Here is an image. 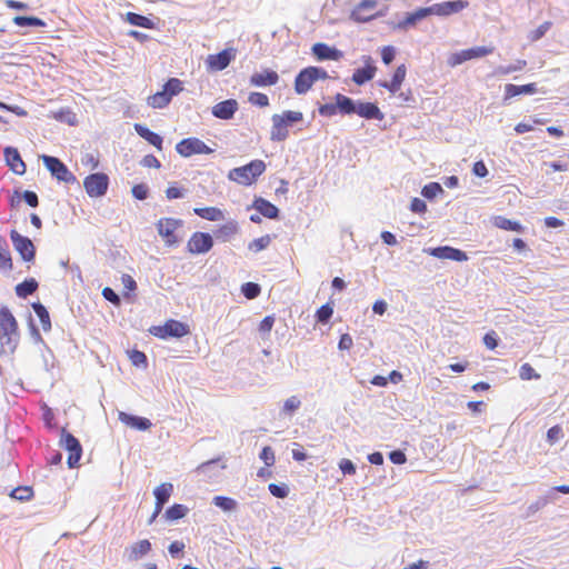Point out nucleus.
Returning <instances> with one entry per match:
<instances>
[{"mask_svg":"<svg viewBox=\"0 0 569 569\" xmlns=\"http://www.w3.org/2000/svg\"><path fill=\"white\" fill-rule=\"evenodd\" d=\"M20 340L19 325L8 307L0 308V353L13 355Z\"/></svg>","mask_w":569,"mask_h":569,"instance_id":"f257e3e1","label":"nucleus"},{"mask_svg":"<svg viewBox=\"0 0 569 569\" xmlns=\"http://www.w3.org/2000/svg\"><path fill=\"white\" fill-rule=\"evenodd\" d=\"M266 168L263 160L256 159L244 166L231 169L228 178L241 186H251L266 171Z\"/></svg>","mask_w":569,"mask_h":569,"instance_id":"f03ea898","label":"nucleus"},{"mask_svg":"<svg viewBox=\"0 0 569 569\" xmlns=\"http://www.w3.org/2000/svg\"><path fill=\"white\" fill-rule=\"evenodd\" d=\"M328 73L319 67H307L302 69L295 79V91L298 94L307 93L317 80H326Z\"/></svg>","mask_w":569,"mask_h":569,"instance_id":"7ed1b4c3","label":"nucleus"},{"mask_svg":"<svg viewBox=\"0 0 569 569\" xmlns=\"http://www.w3.org/2000/svg\"><path fill=\"white\" fill-rule=\"evenodd\" d=\"M150 333L160 339L182 338L190 333V328L187 323L169 319L162 326L151 327Z\"/></svg>","mask_w":569,"mask_h":569,"instance_id":"20e7f679","label":"nucleus"},{"mask_svg":"<svg viewBox=\"0 0 569 569\" xmlns=\"http://www.w3.org/2000/svg\"><path fill=\"white\" fill-rule=\"evenodd\" d=\"M109 177L98 172L87 176L83 180V188L90 198H100L107 193Z\"/></svg>","mask_w":569,"mask_h":569,"instance_id":"39448f33","label":"nucleus"},{"mask_svg":"<svg viewBox=\"0 0 569 569\" xmlns=\"http://www.w3.org/2000/svg\"><path fill=\"white\" fill-rule=\"evenodd\" d=\"M176 150L183 158H189L193 154H210L213 152L210 147L198 138L182 139L177 143Z\"/></svg>","mask_w":569,"mask_h":569,"instance_id":"423d86ee","label":"nucleus"},{"mask_svg":"<svg viewBox=\"0 0 569 569\" xmlns=\"http://www.w3.org/2000/svg\"><path fill=\"white\" fill-rule=\"evenodd\" d=\"M46 168L51 172L53 177H56L59 181H63L66 183L76 182L74 174L67 168V166L58 158L51 156H42L41 157Z\"/></svg>","mask_w":569,"mask_h":569,"instance_id":"0eeeda50","label":"nucleus"},{"mask_svg":"<svg viewBox=\"0 0 569 569\" xmlns=\"http://www.w3.org/2000/svg\"><path fill=\"white\" fill-rule=\"evenodd\" d=\"M182 226V221L173 218H161L157 223L158 233L167 246H174L178 242L177 230Z\"/></svg>","mask_w":569,"mask_h":569,"instance_id":"6e6552de","label":"nucleus"},{"mask_svg":"<svg viewBox=\"0 0 569 569\" xmlns=\"http://www.w3.org/2000/svg\"><path fill=\"white\" fill-rule=\"evenodd\" d=\"M60 443L69 451L67 460L69 468L77 467L82 455V448L79 440L63 429L61 432Z\"/></svg>","mask_w":569,"mask_h":569,"instance_id":"1a4fd4ad","label":"nucleus"},{"mask_svg":"<svg viewBox=\"0 0 569 569\" xmlns=\"http://www.w3.org/2000/svg\"><path fill=\"white\" fill-rule=\"evenodd\" d=\"M492 52V47H475L452 53L448 59V63L451 67H456L458 64L463 63L465 61L482 58L488 54H491Z\"/></svg>","mask_w":569,"mask_h":569,"instance_id":"9d476101","label":"nucleus"},{"mask_svg":"<svg viewBox=\"0 0 569 569\" xmlns=\"http://www.w3.org/2000/svg\"><path fill=\"white\" fill-rule=\"evenodd\" d=\"M213 247V240L210 233L197 231L188 240L187 249L192 254L206 253Z\"/></svg>","mask_w":569,"mask_h":569,"instance_id":"9b49d317","label":"nucleus"},{"mask_svg":"<svg viewBox=\"0 0 569 569\" xmlns=\"http://www.w3.org/2000/svg\"><path fill=\"white\" fill-rule=\"evenodd\" d=\"M236 52L234 48H227L219 53L209 54L206 59L207 70L221 71L226 69L236 58Z\"/></svg>","mask_w":569,"mask_h":569,"instance_id":"f8f14e48","label":"nucleus"},{"mask_svg":"<svg viewBox=\"0 0 569 569\" xmlns=\"http://www.w3.org/2000/svg\"><path fill=\"white\" fill-rule=\"evenodd\" d=\"M377 4V0H361L351 11L350 18L356 22H368L378 16Z\"/></svg>","mask_w":569,"mask_h":569,"instance_id":"ddd939ff","label":"nucleus"},{"mask_svg":"<svg viewBox=\"0 0 569 569\" xmlns=\"http://www.w3.org/2000/svg\"><path fill=\"white\" fill-rule=\"evenodd\" d=\"M10 239L14 249L20 253L24 261L30 262L34 259L36 248L29 238L21 236L16 230H12L10 232Z\"/></svg>","mask_w":569,"mask_h":569,"instance_id":"4468645a","label":"nucleus"},{"mask_svg":"<svg viewBox=\"0 0 569 569\" xmlns=\"http://www.w3.org/2000/svg\"><path fill=\"white\" fill-rule=\"evenodd\" d=\"M279 74L271 69H263L251 74L249 82L253 87H271L279 82Z\"/></svg>","mask_w":569,"mask_h":569,"instance_id":"2eb2a0df","label":"nucleus"},{"mask_svg":"<svg viewBox=\"0 0 569 569\" xmlns=\"http://www.w3.org/2000/svg\"><path fill=\"white\" fill-rule=\"evenodd\" d=\"M428 253L439 259H448L453 261H466L468 259V256L465 251L449 246L429 249Z\"/></svg>","mask_w":569,"mask_h":569,"instance_id":"dca6fc26","label":"nucleus"},{"mask_svg":"<svg viewBox=\"0 0 569 569\" xmlns=\"http://www.w3.org/2000/svg\"><path fill=\"white\" fill-rule=\"evenodd\" d=\"M172 491H173V486L170 482H163L154 489L153 493L156 497V507H154V512H153L152 517L150 518V521H149L150 523L161 512L164 503L169 500Z\"/></svg>","mask_w":569,"mask_h":569,"instance_id":"f3484780","label":"nucleus"},{"mask_svg":"<svg viewBox=\"0 0 569 569\" xmlns=\"http://www.w3.org/2000/svg\"><path fill=\"white\" fill-rule=\"evenodd\" d=\"M363 61L365 67L358 68L357 70H355L352 74V81L358 86H361L367 81H370L375 77L377 71V68L372 63L371 57H363Z\"/></svg>","mask_w":569,"mask_h":569,"instance_id":"a211bd4d","label":"nucleus"},{"mask_svg":"<svg viewBox=\"0 0 569 569\" xmlns=\"http://www.w3.org/2000/svg\"><path fill=\"white\" fill-rule=\"evenodd\" d=\"M467 7H468V1H465V0L446 1V2L433 4L435 14L441 16V17H447L452 13L460 12Z\"/></svg>","mask_w":569,"mask_h":569,"instance_id":"6ab92c4d","label":"nucleus"},{"mask_svg":"<svg viewBox=\"0 0 569 569\" xmlns=\"http://www.w3.org/2000/svg\"><path fill=\"white\" fill-rule=\"evenodd\" d=\"M238 109V102L233 99L221 101L213 106L212 114L219 119H231Z\"/></svg>","mask_w":569,"mask_h":569,"instance_id":"aec40b11","label":"nucleus"},{"mask_svg":"<svg viewBox=\"0 0 569 569\" xmlns=\"http://www.w3.org/2000/svg\"><path fill=\"white\" fill-rule=\"evenodd\" d=\"M311 50L318 60H339L343 56L340 50L322 42L315 43Z\"/></svg>","mask_w":569,"mask_h":569,"instance_id":"412c9836","label":"nucleus"},{"mask_svg":"<svg viewBox=\"0 0 569 569\" xmlns=\"http://www.w3.org/2000/svg\"><path fill=\"white\" fill-rule=\"evenodd\" d=\"M4 157L7 164L14 173L23 174L26 172V163L22 161L16 148L7 147L4 149Z\"/></svg>","mask_w":569,"mask_h":569,"instance_id":"4be33fe9","label":"nucleus"},{"mask_svg":"<svg viewBox=\"0 0 569 569\" xmlns=\"http://www.w3.org/2000/svg\"><path fill=\"white\" fill-rule=\"evenodd\" d=\"M406 74H407V68L405 64H400L393 76H392V79L389 81V82H382L380 83L381 87L386 88L388 91H390L391 93H396L400 90L401 86H402V82L405 81L406 79Z\"/></svg>","mask_w":569,"mask_h":569,"instance_id":"5701e85b","label":"nucleus"},{"mask_svg":"<svg viewBox=\"0 0 569 569\" xmlns=\"http://www.w3.org/2000/svg\"><path fill=\"white\" fill-rule=\"evenodd\" d=\"M536 92V83H528L522 86L508 83L505 86V101L510 100L511 98L519 94H533Z\"/></svg>","mask_w":569,"mask_h":569,"instance_id":"b1692460","label":"nucleus"},{"mask_svg":"<svg viewBox=\"0 0 569 569\" xmlns=\"http://www.w3.org/2000/svg\"><path fill=\"white\" fill-rule=\"evenodd\" d=\"M356 113L365 119L381 120L383 118L378 106L372 102H359L357 104Z\"/></svg>","mask_w":569,"mask_h":569,"instance_id":"393cba45","label":"nucleus"},{"mask_svg":"<svg viewBox=\"0 0 569 569\" xmlns=\"http://www.w3.org/2000/svg\"><path fill=\"white\" fill-rule=\"evenodd\" d=\"M239 232L238 223L233 220L221 224L216 231L214 236L222 242L230 241Z\"/></svg>","mask_w":569,"mask_h":569,"instance_id":"a878e982","label":"nucleus"},{"mask_svg":"<svg viewBox=\"0 0 569 569\" xmlns=\"http://www.w3.org/2000/svg\"><path fill=\"white\" fill-rule=\"evenodd\" d=\"M134 130L143 139H146L150 144H152L153 147H156L159 151L162 150V138L149 130L147 127L140 124V123H136L134 124Z\"/></svg>","mask_w":569,"mask_h":569,"instance_id":"bb28decb","label":"nucleus"},{"mask_svg":"<svg viewBox=\"0 0 569 569\" xmlns=\"http://www.w3.org/2000/svg\"><path fill=\"white\" fill-rule=\"evenodd\" d=\"M253 207L263 217L269 218V219H274L279 214L278 208L273 203H271L270 201H268V200H266L263 198L256 199L254 202H253Z\"/></svg>","mask_w":569,"mask_h":569,"instance_id":"cd10ccee","label":"nucleus"},{"mask_svg":"<svg viewBox=\"0 0 569 569\" xmlns=\"http://www.w3.org/2000/svg\"><path fill=\"white\" fill-rule=\"evenodd\" d=\"M288 137V127L284 124V121L280 119L279 114H274L272 117V129L270 132V138L273 141H282Z\"/></svg>","mask_w":569,"mask_h":569,"instance_id":"c85d7f7f","label":"nucleus"},{"mask_svg":"<svg viewBox=\"0 0 569 569\" xmlns=\"http://www.w3.org/2000/svg\"><path fill=\"white\" fill-rule=\"evenodd\" d=\"M21 198L32 208L38 207L39 199L36 192L33 191H24L23 193H20L18 190H16L10 198V206L17 207L20 203Z\"/></svg>","mask_w":569,"mask_h":569,"instance_id":"c756f323","label":"nucleus"},{"mask_svg":"<svg viewBox=\"0 0 569 569\" xmlns=\"http://www.w3.org/2000/svg\"><path fill=\"white\" fill-rule=\"evenodd\" d=\"M119 417L127 426L138 430H148L151 427V422L147 418L130 416L123 412H121Z\"/></svg>","mask_w":569,"mask_h":569,"instance_id":"7c9ffc66","label":"nucleus"},{"mask_svg":"<svg viewBox=\"0 0 569 569\" xmlns=\"http://www.w3.org/2000/svg\"><path fill=\"white\" fill-rule=\"evenodd\" d=\"M492 223H493L495 227H497L499 229H502V230L516 231V232H522L523 231V226L520 222L510 220V219L505 218L502 216L493 217Z\"/></svg>","mask_w":569,"mask_h":569,"instance_id":"2f4dec72","label":"nucleus"},{"mask_svg":"<svg viewBox=\"0 0 569 569\" xmlns=\"http://www.w3.org/2000/svg\"><path fill=\"white\" fill-rule=\"evenodd\" d=\"M13 267L8 242L0 236V270L10 271Z\"/></svg>","mask_w":569,"mask_h":569,"instance_id":"473e14b6","label":"nucleus"},{"mask_svg":"<svg viewBox=\"0 0 569 569\" xmlns=\"http://www.w3.org/2000/svg\"><path fill=\"white\" fill-rule=\"evenodd\" d=\"M193 212L198 217L209 221H219L223 219V212L216 207L194 208Z\"/></svg>","mask_w":569,"mask_h":569,"instance_id":"72a5a7b5","label":"nucleus"},{"mask_svg":"<svg viewBox=\"0 0 569 569\" xmlns=\"http://www.w3.org/2000/svg\"><path fill=\"white\" fill-rule=\"evenodd\" d=\"M335 100L338 106V110L343 114L356 113L357 104L350 99L341 93H337Z\"/></svg>","mask_w":569,"mask_h":569,"instance_id":"f704fd0d","label":"nucleus"},{"mask_svg":"<svg viewBox=\"0 0 569 569\" xmlns=\"http://www.w3.org/2000/svg\"><path fill=\"white\" fill-rule=\"evenodd\" d=\"M32 308L40 320L42 329L44 331H49L51 329V321L46 307L40 302H34L32 303Z\"/></svg>","mask_w":569,"mask_h":569,"instance_id":"c9c22d12","label":"nucleus"},{"mask_svg":"<svg viewBox=\"0 0 569 569\" xmlns=\"http://www.w3.org/2000/svg\"><path fill=\"white\" fill-rule=\"evenodd\" d=\"M151 550V543L149 540L143 539L136 543H133L130 548V558L131 559H139L142 556L147 555Z\"/></svg>","mask_w":569,"mask_h":569,"instance_id":"e433bc0d","label":"nucleus"},{"mask_svg":"<svg viewBox=\"0 0 569 569\" xmlns=\"http://www.w3.org/2000/svg\"><path fill=\"white\" fill-rule=\"evenodd\" d=\"M38 288V282L34 279H27L23 282L17 284L16 293L20 298H27L32 295Z\"/></svg>","mask_w":569,"mask_h":569,"instance_id":"4c0bfd02","label":"nucleus"},{"mask_svg":"<svg viewBox=\"0 0 569 569\" xmlns=\"http://www.w3.org/2000/svg\"><path fill=\"white\" fill-rule=\"evenodd\" d=\"M126 20L132 26L146 28V29L153 28V22L148 17H144L139 13L128 12L126 14Z\"/></svg>","mask_w":569,"mask_h":569,"instance_id":"58836bf2","label":"nucleus"},{"mask_svg":"<svg viewBox=\"0 0 569 569\" xmlns=\"http://www.w3.org/2000/svg\"><path fill=\"white\" fill-rule=\"evenodd\" d=\"M171 99L169 93L167 94L163 90L156 92L148 98V104L154 109H161L170 103Z\"/></svg>","mask_w":569,"mask_h":569,"instance_id":"ea45409f","label":"nucleus"},{"mask_svg":"<svg viewBox=\"0 0 569 569\" xmlns=\"http://www.w3.org/2000/svg\"><path fill=\"white\" fill-rule=\"evenodd\" d=\"M13 23L19 27L32 26V27H44V21L37 17H24L17 16L13 18Z\"/></svg>","mask_w":569,"mask_h":569,"instance_id":"a19ab883","label":"nucleus"},{"mask_svg":"<svg viewBox=\"0 0 569 569\" xmlns=\"http://www.w3.org/2000/svg\"><path fill=\"white\" fill-rule=\"evenodd\" d=\"M188 512V508L183 505L176 503L167 509L166 518L169 520H178L183 518Z\"/></svg>","mask_w":569,"mask_h":569,"instance_id":"79ce46f5","label":"nucleus"},{"mask_svg":"<svg viewBox=\"0 0 569 569\" xmlns=\"http://www.w3.org/2000/svg\"><path fill=\"white\" fill-rule=\"evenodd\" d=\"M213 503L224 511H232L237 507V501L234 499L224 496L214 497Z\"/></svg>","mask_w":569,"mask_h":569,"instance_id":"37998d69","label":"nucleus"},{"mask_svg":"<svg viewBox=\"0 0 569 569\" xmlns=\"http://www.w3.org/2000/svg\"><path fill=\"white\" fill-rule=\"evenodd\" d=\"M333 315V307L331 306V303H326L323 306H321L317 311H316V319L318 322L320 323H327L330 318L332 317Z\"/></svg>","mask_w":569,"mask_h":569,"instance_id":"c03bdc74","label":"nucleus"},{"mask_svg":"<svg viewBox=\"0 0 569 569\" xmlns=\"http://www.w3.org/2000/svg\"><path fill=\"white\" fill-rule=\"evenodd\" d=\"M182 89V82L177 78L169 79L163 86V91L167 94L169 93L170 99H172L173 96L180 93Z\"/></svg>","mask_w":569,"mask_h":569,"instance_id":"a18cd8bd","label":"nucleus"},{"mask_svg":"<svg viewBox=\"0 0 569 569\" xmlns=\"http://www.w3.org/2000/svg\"><path fill=\"white\" fill-rule=\"evenodd\" d=\"M241 292L247 299H254L260 295L261 289L258 283L246 282L241 287Z\"/></svg>","mask_w":569,"mask_h":569,"instance_id":"49530a36","label":"nucleus"},{"mask_svg":"<svg viewBox=\"0 0 569 569\" xmlns=\"http://www.w3.org/2000/svg\"><path fill=\"white\" fill-rule=\"evenodd\" d=\"M271 242V237L269 234H266L263 237H260L258 239L252 240L249 243V250L253 252H259L263 249H266Z\"/></svg>","mask_w":569,"mask_h":569,"instance_id":"de8ad7c7","label":"nucleus"},{"mask_svg":"<svg viewBox=\"0 0 569 569\" xmlns=\"http://www.w3.org/2000/svg\"><path fill=\"white\" fill-rule=\"evenodd\" d=\"M248 101L257 107L264 108L269 106V98L262 92H251L248 97Z\"/></svg>","mask_w":569,"mask_h":569,"instance_id":"09e8293b","label":"nucleus"},{"mask_svg":"<svg viewBox=\"0 0 569 569\" xmlns=\"http://www.w3.org/2000/svg\"><path fill=\"white\" fill-rule=\"evenodd\" d=\"M551 26L552 23L550 21L541 23L538 28H536L529 33L528 39L531 42L538 41L546 34V32L551 28Z\"/></svg>","mask_w":569,"mask_h":569,"instance_id":"8fccbe9b","label":"nucleus"},{"mask_svg":"<svg viewBox=\"0 0 569 569\" xmlns=\"http://www.w3.org/2000/svg\"><path fill=\"white\" fill-rule=\"evenodd\" d=\"M10 496L14 499L23 501L31 499L33 491L30 487H18L11 491Z\"/></svg>","mask_w":569,"mask_h":569,"instance_id":"3c124183","label":"nucleus"},{"mask_svg":"<svg viewBox=\"0 0 569 569\" xmlns=\"http://www.w3.org/2000/svg\"><path fill=\"white\" fill-rule=\"evenodd\" d=\"M435 14L433 6L420 8L407 18L408 23H415L417 20L423 19L427 16Z\"/></svg>","mask_w":569,"mask_h":569,"instance_id":"603ef678","label":"nucleus"},{"mask_svg":"<svg viewBox=\"0 0 569 569\" xmlns=\"http://www.w3.org/2000/svg\"><path fill=\"white\" fill-rule=\"evenodd\" d=\"M519 377L522 380L539 379L540 375L529 363H523L519 369Z\"/></svg>","mask_w":569,"mask_h":569,"instance_id":"864d4df0","label":"nucleus"},{"mask_svg":"<svg viewBox=\"0 0 569 569\" xmlns=\"http://www.w3.org/2000/svg\"><path fill=\"white\" fill-rule=\"evenodd\" d=\"M121 282L123 284V288H124V297H129L132 292L136 291L137 289V282L136 280L130 276V274H127V273H123L121 276Z\"/></svg>","mask_w":569,"mask_h":569,"instance_id":"5fc2aeb1","label":"nucleus"},{"mask_svg":"<svg viewBox=\"0 0 569 569\" xmlns=\"http://www.w3.org/2000/svg\"><path fill=\"white\" fill-rule=\"evenodd\" d=\"M440 192H442V188L438 182H431L422 188V194L428 199H432Z\"/></svg>","mask_w":569,"mask_h":569,"instance_id":"6e6d98bb","label":"nucleus"},{"mask_svg":"<svg viewBox=\"0 0 569 569\" xmlns=\"http://www.w3.org/2000/svg\"><path fill=\"white\" fill-rule=\"evenodd\" d=\"M280 119L284 121V124L288 127V124L293 122H299L302 120V113L299 111H284L282 114H279Z\"/></svg>","mask_w":569,"mask_h":569,"instance_id":"4d7b16f0","label":"nucleus"},{"mask_svg":"<svg viewBox=\"0 0 569 569\" xmlns=\"http://www.w3.org/2000/svg\"><path fill=\"white\" fill-rule=\"evenodd\" d=\"M184 196V190L176 184L169 186L166 190V197L169 200L179 199Z\"/></svg>","mask_w":569,"mask_h":569,"instance_id":"13d9d810","label":"nucleus"},{"mask_svg":"<svg viewBox=\"0 0 569 569\" xmlns=\"http://www.w3.org/2000/svg\"><path fill=\"white\" fill-rule=\"evenodd\" d=\"M300 400L296 396H292L284 401L283 411L287 413H291L296 411L300 407Z\"/></svg>","mask_w":569,"mask_h":569,"instance_id":"bf43d9fd","label":"nucleus"},{"mask_svg":"<svg viewBox=\"0 0 569 569\" xmlns=\"http://www.w3.org/2000/svg\"><path fill=\"white\" fill-rule=\"evenodd\" d=\"M260 458L264 461V463L270 467L274 463V452L270 447H263L260 452Z\"/></svg>","mask_w":569,"mask_h":569,"instance_id":"052dcab7","label":"nucleus"},{"mask_svg":"<svg viewBox=\"0 0 569 569\" xmlns=\"http://www.w3.org/2000/svg\"><path fill=\"white\" fill-rule=\"evenodd\" d=\"M132 196L138 200H144L148 197V187L143 183L132 187Z\"/></svg>","mask_w":569,"mask_h":569,"instance_id":"680f3d73","label":"nucleus"},{"mask_svg":"<svg viewBox=\"0 0 569 569\" xmlns=\"http://www.w3.org/2000/svg\"><path fill=\"white\" fill-rule=\"evenodd\" d=\"M562 437V429L560 426H553L547 431V439L550 443L557 442Z\"/></svg>","mask_w":569,"mask_h":569,"instance_id":"e2e57ef3","label":"nucleus"},{"mask_svg":"<svg viewBox=\"0 0 569 569\" xmlns=\"http://www.w3.org/2000/svg\"><path fill=\"white\" fill-rule=\"evenodd\" d=\"M274 323V317L273 316H267L264 317L260 323H259V331L261 333H269L273 327Z\"/></svg>","mask_w":569,"mask_h":569,"instance_id":"0e129e2a","label":"nucleus"},{"mask_svg":"<svg viewBox=\"0 0 569 569\" xmlns=\"http://www.w3.org/2000/svg\"><path fill=\"white\" fill-rule=\"evenodd\" d=\"M396 56V50L391 46H386L381 49V59L386 64H389L392 62Z\"/></svg>","mask_w":569,"mask_h":569,"instance_id":"69168bd1","label":"nucleus"},{"mask_svg":"<svg viewBox=\"0 0 569 569\" xmlns=\"http://www.w3.org/2000/svg\"><path fill=\"white\" fill-rule=\"evenodd\" d=\"M410 210L416 213H425L427 211V204L420 198H413L410 203Z\"/></svg>","mask_w":569,"mask_h":569,"instance_id":"338daca9","label":"nucleus"},{"mask_svg":"<svg viewBox=\"0 0 569 569\" xmlns=\"http://www.w3.org/2000/svg\"><path fill=\"white\" fill-rule=\"evenodd\" d=\"M142 166L146 167V168H154V169H159L161 167V163L160 161L158 160V158L153 154H147L143 157L142 161H141Z\"/></svg>","mask_w":569,"mask_h":569,"instance_id":"774afa93","label":"nucleus"}]
</instances>
